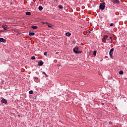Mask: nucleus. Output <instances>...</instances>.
<instances>
[{
    "label": "nucleus",
    "instance_id": "obj_1",
    "mask_svg": "<svg viewBox=\"0 0 127 127\" xmlns=\"http://www.w3.org/2000/svg\"><path fill=\"white\" fill-rule=\"evenodd\" d=\"M105 4V3H100L99 7V9H101V10H104V9H105V7H106V5Z\"/></svg>",
    "mask_w": 127,
    "mask_h": 127
},
{
    "label": "nucleus",
    "instance_id": "obj_2",
    "mask_svg": "<svg viewBox=\"0 0 127 127\" xmlns=\"http://www.w3.org/2000/svg\"><path fill=\"white\" fill-rule=\"evenodd\" d=\"M112 3L113 5H118V4H120V0H112Z\"/></svg>",
    "mask_w": 127,
    "mask_h": 127
},
{
    "label": "nucleus",
    "instance_id": "obj_3",
    "mask_svg": "<svg viewBox=\"0 0 127 127\" xmlns=\"http://www.w3.org/2000/svg\"><path fill=\"white\" fill-rule=\"evenodd\" d=\"M73 52H74V53H76V54H80V53H82V52L79 51V49L77 47L73 48Z\"/></svg>",
    "mask_w": 127,
    "mask_h": 127
},
{
    "label": "nucleus",
    "instance_id": "obj_4",
    "mask_svg": "<svg viewBox=\"0 0 127 127\" xmlns=\"http://www.w3.org/2000/svg\"><path fill=\"white\" fill-rule=\"evenodd\" d=\"M1 102L2 104H4V105H5V104H6L7 103V102L6 101V100H5L4 98H3L1 100Z\"/></svg>",
    "mask_w": 127,
    "mask_h": 127
},
{
    "label": "nucleus",
    "instance_id": "obj_5",
    "mask_svg": "<svg viewBox=\"0 0 127 127\" xmlns=\"http://www.w3.org/2000/svg\"><path fill=\"white\" fill-rule=\"evenodd\" d=\"M0 42H3V43H5L6 42V41L5 40V39H4L2 38H0Z\"/></svg>",
    "mask_w": 127,
    "mask_h": 127
},
{
    "label": "nucleus",
    "instance_id": "obj_6",
    "mask_svg": "<svg viewBox=\"0 0 127 127\" xmlns=\"http://www.w3.org/2000/svg\"><path fill=\"white\" fill-rule=\"evenodd\" d=\"M2 28H3L4 30H7V25H2Z\"/></svg>",
    "mask_w": 127,
    "mask_h": 127
},
{
    "label": "nucleus",
    "instance_id": "obj_7",
    "mask_svg": "<svg viewBox=\"0 0 127 127\" xmlns=\"http://www.w3.org/2000/svg\"><path fill=\"white\" fill-rule=\"evenodd\" d=\"M35 34V33H34V32H29V35L30 36H34Z\"/></svg>",
    "mask_w": 127,
    "mask_h": 127
},
{
    "label": "nucleus",
    "instance_id": "obj_8",
    "mask_svg": "<svg viewBox=\"0 0 127 127\" xmlns=\"http://www.w3.org/2000/svg\"><path fill=\"white\" fill-rule=\"evenodd\" d=\"M43 64H44L43 62L40 61V62H39L38 65L39 66H42L43 65Z\"/></svg>",
    "mask_w": 127,
    "mask_h": 127
},
{
    "label": "nucleus",
    "instance_id": "obj_9",
    "mask_svg": "<svg viewBox=\"0 0 127 127\" xmlns=\"http://www.w3.org/2000/svg\"><path fill=\"white\" fill-rule=\"evenodd\" d=\"M31 28H32L33 29H37L38 27L36 26L32 25Z\"/></svg>",
    "mask_w": 127,
    "mask_h": 127
},
{
    "label": "nucleus",
    "instance_id": "obj_10",
    "mask_svg": "<svg viewBox=\"0 0 127 127\" xmlns=\"http://www.w3.org/2000/svg\"><path fill=\"white\" fill-rule=\"evenodd\" d=\"M65 35H66V36L69 37V36H70V35H71V33L67 32V33H66Z\"/></svg>",
    "mask_w": 127,
    "mask_h": 127
},
{
    "label": "nucleus",
    "instance_id": "obj_11",
    "mask_svg": "<svg viewBox=\"0 0 127 127\" xmlns=\"http://www.w3.org/2000/svg\"><path fill=\"white\" fill-rule=\"evenodd\" d=\"M26 15H31V12H28V11L26 12Z\"/></svg>",
    "mask_w": 127,
    "mask_h": 127
},
{
    "label": "nucleus",
    "instance_id": "obj_12",
    "mask_svg": "<svg viewBox=\"0 0 127 127\" xmlns=\"http://www.w3.org/2000/svg\"><path fill=\"white\" fill-rule=\"evenodd\" d=\"M38 9L39 10H42L43 9V7H42V6H39Z\"/></svg>",
    "mask_w": 127,
    "mask_h": 127
},
{
    "label": "nucleus",
    "instance_id": "obj_13",
    "mask_svg": "<svg viewBox=\"0 0 127 127\" xmlns=\"http://www.w3.org/2000/svg\"><path fill=\"white\" fill-rule=\"evenodd\" d=\"M48 27H50V28H52V27H53V25L49 23V24H48Z\"/></svg>",
    "mask_w": 127,
    "mask_h": 127
},
{
    "label": "nucleus",
    "instance_id": "obj_14",
    "mask_svg": "<svg viewBox=\"0 0 127 127\" xmlns=\"http://www.w3.org/2000/svg\"><path fill=\"white\" fill-rule=\"evenodd\" d=\"M42 24H49V23L47 22H44V21H43L42 22Z\"/></svg>",
    "mask_w": 127,
    "mask_h": 127
},
{
    "label": "nucleus",
    "instance_id": "obj_15",
    "mask_svg": "<svg viewBox=\"0 0 127 127\" xmlns=\"http://www.w3.org/2000/svg\"><path fill=\"white\" fill-rule=\"evenodd\" d=\"M119 74H120V75H123V74H124V71L122 70H120L119 71Z\"/></svg>",
    "mask_w": 127,
    "mask_h": 127
},
{
    "label": "nucleus",
    "instance_id": "obj_16",
    "mask_svg": "<svg viewBox=\"0 0 127 127\" xmlns=\"http://www.w3.org/2000/svg\"><path fill=\"white\" fill-rule=\"evenodd\" d=\"M59 8H60V9H62L63 8V6H62V5H59Z\"/></svg>",
    "mask_w": 127,
    "mask_h": 127
},
{
    "label": "nucleus",
    "instance_id": "obj_17",
    "mask_svg": "<svg viewBox=\"0 0 127 127\" xmlns=\"http://www.w3.org/2000/svg\"><path fill=\"white\" fill-rule=\"evenodd\" d=\"M109 55H110L111 58H112V49H111L109 52Z\"/></svg>",
    "mask_w": 127,
    "mask_h": 127
},
{
    "label": "nucleus",
    "instance_id": "obj_18",
    "mask_svg": "<svg viewBox=\"0 0 127 127\" xmlns=\"http://www.w3.org/2000/svg\"><path fill=\"white\" fill-rule=\"evenodd\" d=\"M93 54L94 56H96V55H97V51H94Z\"/></svg>",
    "mask_w": 127,
    "mask_h": 127
},
{
    "label": "nucleus",
    "instance_id": "obj_19",
    "mask_svg": "<svg viewBox=\"0 0 127 127\" xmlns=\"http://www.w3.org/2000/svg\"><path fill=\"white\" fill-rule=\"evenodd\" d=\"M108 36L107 35H105L103 37V39H107V38H108Z\"/></svg>",
    "mask_w": 127,
    "mask_h": 127
},
{
    "label": "nucleus",
    "instance_id": "obj_20",
    "mask_svg": "<svg viewBox=\"0 0 127 127\" xmlns=\"http://www.w3.org/2000/svg\"><path fill=\"white\" fill-rule=\"evenodd\" d=\"M29 94H30V95H32V94H33V91L31 90L29 92Z\"/></svg>",
    "mask_w": 127,
    "mask_h": 127
},
{
    "label": "nucleus",
    "instance_id": "obj_21",
    "mask_svg": "<svg viewBox=\"0 0 127 127\" xmlns=\"http://www.w3.org/2000/svg\"><path fill=\"white\" fill-rule=\"evenodd\" d=\"M31 59H33V60H34V59H35V57L32 56V57H31Z\"/></svg>",
    "mask_w": 127,
    "mask_h": 127
},
{
    "label": "nucleus",
    "instance_id": "obj_22",
    "mask_svg": "<svg viewBox=\"0 0 127 127\" xmlns=\"http://www.w3.org/2000/svg\"><path fill=\"white\" fill-rule=\"evenodd\" d=\"M44 55L45 56L47 55V52H44Z\"/></svg>",
    "mask_w": 127,
    "mask_h": 127
},
{
    "label": "nucleus",
    "instance_id": "obj_23",
    "mask_svg": "<svg viewBox=\"0 0 127 127\" xmlns=\"http://www.w3.org/2000/svg\"><path fill=\"white\" fill-rule=\"evenodd\" d=\"M114 37V38H116V36H115L114 34H112V37Z\"/></svg>",
    "mask_w": 127,
    "mask_h": 127
},
{
    "label": "nucleus",
    "instance_id": "obj_24",
    "mask_svg": "<svg viewBox=\"0 0 127 127\" xmlns=\"http://www.w3.org/2000/svg\"><path fill=\"white\" fill-rule=\"evenodd\" d=\"M43 74L46 75V73H45V72H44V71L43 72Z\"/></svg>",
    "mask_w": 127,
    "mask_h": 127
},
{
    "label": "nucleus",
    "instance_id": "obj_25",
    "mask_svg": "<svg viewBox=\"0 0 127 127\" xmlns=\"http://www.w3.org/2000/svg\"><path fill=\"white\" fill-rule=\"evenodd\" d=\"M114 51V48L112 49V52H113Z\"/></svg>",
    "mask_w": 127,
    "mask_h": 127
},
{
    "label": "nucleus",
    "instance_id": "obj_26",
    "mask_svg": "<svg viewBox=\"0 0 127 127\" xmlns=\"http://www.w3.org/2000/svg\"><path fill=\"white\" fill-rule=\"evenodd\" d=\"M112 26H114V23H112Z\"/></svg>",
    "mask_w": 127,
    "mask_h": 127
},
{
    "label": "nucleus",
    "instance_id": "obj_27",
    "mask_svg": "<svg viewBox=\"0 0 127 127\" xmlns=\"http://www.w3.org/2000/svg\"><path fill=\"white\" fill-rule=\"evenodd\" d=\"M39 1H43V0H39Z\"/></svg>",
    "mask_w": 127,
    "mask_h": 127
},
{
    "label": "nucleus",
    "instance_id": "obj_28",
    "mask_svg": "<svg viewBox=\"0 0 127 127\" xmlns=\"http://www.w3.org/2000/svg\"><path fill=\"white\" fill-rule=\"evenodd\" d=\"M110 26H112V23L110 24Z\"/></svg>",
    "mask_w": 127,
    "mask_h": 127
},
{
    "label": "nucleus",
    "instance_id": "obj_29",
    "mask_svg": "<svg viewBox=\"0 0 127 127\" xmlns=\"http://www.w3.org/2000/svg\"><path fill=\"white\" fill-rule=\"evenodd\" d=\"M2 32V31H0V33Z\"/></svg>",
    "mask_w": 127,
    "mask_h": 127
},
{
    "label": "nucleus",
    "instance_id": "obj_30",
    "mask_svg": "<svg viewBox=\"0 0 127 127\" xmlns=\"http://www.w3.org/2000/svg\"><path fill=\"white\" fill-rule=\"evenodd\" d=\"M110 39H112V37H110Z\"/></svg>",
    "mask_w": 127,
    "mask_h": 127
},
{
    "label": "nucleus",
    "instance_id": "obj_31",
    "mask_svg": "<svg viewBox=\"0 0 127 127\" xmlns=\"http://www.w3.org/2000/svg\"><path fill=\"white\" fill-rule=\"evenodd\" d=\"M55 0L56 1H57L58 0Z\"/></svg>",
    "mask_w": 127,
    "mask_h": 127
},
{
    "label": "nucleus",
    "instance_id": "obj_32",
    "mask_svg": "<svg viewBox=\"0 0 127 127\" xmlns=\"http://www.w3.org/2000/svg\"><path fill=\"white\" fill-rule=\"evenodd\" d=\"M91 33V32L89 31V33Z\"/></svg>",
    "mask_w": 127,
    "mask_h": 127
},
{
    "label": "nucleus",
    "instance_id": "obj_33",
    "mask_svg": "<svg viewBox=\"0 0 127 127\" xmlns=\"http://www.w3.org/2000/svg\"><path fill=\"white\" fill-rule=\"evenodd\" d=\"M112 42H113V40H112Z\"/></svg>",
    "mask_w": 127,
    "mask_h": 127
}]
</instances>
